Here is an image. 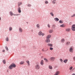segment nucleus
<instances>
[{"label": "nucleus", "instance_id": "40", "mask_svg": "<svg viewBox=\"0 0 75 75\" xmlns=\"http://www.w3.org/2000/svg\"><path fill=\"white\" fill-rule=\"evenodd\" d=\"M13 16H19V14H13Z\"/></svg>", "mask_w": 75, "mask_h": 75}, {"label": "nucleus", "instance_id": "24", "mask_svg": "<svg viewBox=\"0 0 75 75\" xmlns=\"http://www.w3.org/2000/svg\"><path fill=\"white\" fill-rule=\"evenodd\" d=\"M56 2V0H53L52 1V4H55Z\"/></svg>", "mask_w": 75, "mask_h": 75}, {"label": "nucleus", "instance_id": "10", "mask_svg": "<svg viewBox=\"0 0 75 75\" xmlns=\"http://www.w3.org/2000/svg\"><path fill=\"white\" fill-rule=\"evenodd\" d=\"M60 74V71H57L56 72L55 74L54 75H58Z\"/></svg>", "mask_w": 75, "mask_h": 75}, {"label": "nucleus", "instance_id": "8", "mask_svg": "<svg viewBox=\"0 0 75 75\" xmlns=\"http://www.w3.org/2000/svg\"><path fill=\"white\" fill-rule=\"evenodd\" d=\"M22 4H23V2H18V7H19L20 6H21V5H22Z\"/></svg>", "mask_w": 75, "mask_h": 75}, {"label": "nucleus", "instance_id": "3", "mask_svg": "<svg viewBox=\"0 0 75 75\" xmlns=\"http://www.w3.org/2000/svg\"><path fill=\"white\" fill-rule=\"evenodd\" d=\"M73 49H74V47L73 46H71L70 47L69 49V52L72 53L74 52L73 51Z\"/></svg>", "mask_w": 75, "mask_h": 75}, {"label": "nucleus", "instance_id": "34", "mask_svg": "<svg viewBox=\"0 0 75 75\" xmlns=\"http://www.w3.org/2000/svg\"><path fill=\"white\" fill-rule=\"evenodd\" d=\"M6 41H8V42L9 41V38L8 37H7L6 38Z\"/></svg>", "mask_w": 75, "mask_h": 75}, {"label": "nucleus", "instance_id": "9", "mask_svg": "<svg viewBox=\"0 0 75 75\" xmlns=\"http://www.w3.org/2000/svg\"><path fill=\"white\" fill-rule=\"evenodd\" d=\"M55 58L54 57H51L50 58V59L52 61H54L55 60Z\"/></svg>", "mask_w": 75, "mask_h": 75}, {"label": "nucleus", "instance_id": "17", "mask_svg": "<svg viewBox=\"0 0 75 75\" xmlns=\"http://www.w3.org/2000/svg\"><path fill=\"white\" fill-rule=\"evenodd\" d=\"M40 64L42 66V65H44V61L43 60H41Z\"/></svg>", "mask_w": 75, "mask_h": 75}, {"label": "nucleus", "instance_id": "28", "mask_svg": "<svg viewBox=\"0 0 75 75\" xmlns=\"http://www.w3.org/2000/svg\"><path fill=\"white\" fill-rule=\"evenodd\" d=\"M55 27H56L55 26V24H53L52 25V28H55Z\"/></svg>", "mask_w": 75, "mask_h": 75}, {"label": "nucleus", "instance_id": "49", "mask_svg": "<svg viewBox=\"0 0 75 75\" xmlns=\"http://www.w3.org/2000/svg\"><path fill=\"white\" fill-rule=\"evenodd\" d=\"M1 20V17H0V21Z\"/></svg>", "mask_w": 75, "mask_h": 75}, {"label": "nucleus", "instance_id": "43", "mask_svg": "<svg viewBox=\"0 0 75 75\" xmlns=\"http://www.w3.org/2000/svg\"><path fill=\"white\" fill-rule=\"evenodd\" d=\"M50 50H53V48L52 47H50Z\"/></svg>", "mask_w": 75, "mask_h": 75}, {"label": "nucleus", "instance_id": "20", "mask_svg": "<svg viewBox=\"0 0 75 75\" xmlns=\"http://www.w3.org/2000/svg\"><path fill=\"white\" fill-rule=\"evenodd\" d=\"M68 59H65L64 60L63 62L64 63L66 64V63H67V62H68Z\"/></svg>", "mask_w": 75, "mask_h": 75}, {"label": "nucleus", "instance_id": "35", "mask_svg": "<svg viewBox=\"0 0 75 75\" xmlns=\"http://www.w3.org/2000/svg\"><path fill=\"white\" fill-rule=\"evenodd\" d=\"M2 62L4 64H6V60H5V59L3 60Z\"/></svg>", "mask_w": 75, "mask_h": 75}, {"label": "nucleus", "instance_id": "31", "mask_svg": "<svg viewBox=\"0 0 75 75\" xmlns=\"http://www.w3.org/2000/svg\"><path fill=\"white\" fill-rule=\"evenodd\" d=\"M70 43V42H66V45H69V44Z\"/></svg>", "mask_w": 75, "mask_h": 75}, {"label": "nucleus", "instance_id": "19", "mask_svg": "<svg viewBox=\"0 0 75 75\" xmlns=\"http://www.w3.org/2000/svg\"><path fill=\"white\" fill-rule=\"evenodd\" d=\"M48 68L49 69H52V66L51 65H50L49 66Z\"/></svg>", "mask_w": 75, "mask_h": 75}, {"label": "nucleus", "instance_id": "16", "mask_svg": "<svg viewBox=\"0 0 75 75\" xmlns=\"http://www.w3.org/2000/svg\"><path fill=\"white\" fill-rule=\"evenodd\" d=\"M37 28H40V25L39 24H37L36 25Z\"/></svg>", "mask_w": 75, "mask_h": 75}, {"label": "nucleus", "instance_id": "52", "mask_svg": "<svg viewBox=\"0 0 75 75\" xmlns=\"http://www.w3.org/2000/svg\"><path fill=\"white\" fill-rule=\"evenodd\" d=\"M47 50H48V49H47Z\"/></svg>", "mask_w": 75, "mask_h": 75}, {"label": "nucleus", "instance_id": "37", "mask_svg": "<svg viewBox=\"0 0 75 75\" xmlns=\"http://www.w3.org/2000/svg\"><path fill=\"white\" fill-rule=\"evenodd\" d=\"M73 68V67L72 66H71L70 68H69V70L71 71V70H72V69Z\"/></svg>", "mask_w": 75, "mask_h": 75}, {"label": "nucleus", "instance_id": "1", "mask_svg": "<svg viewBox=\"0 0 75 75\" xmlns=\"http://www.w3.org/2000/svg\"><path fill=\"white\" fill-rule=\"evenodd\" d=\"M16 67V64L14 63H13L9 66L8 68L9 69H12L13 68H15Z\"/></svg>", "mask_w": 75, "mask_h": 75}, {"label": "nucleus", "instance_id": "29", "mask_svg": "<svg viewBox=\"0 0 75 75\" xmlns=\"http://www.w3.org/2000/svg\"><path fill=\"white\" fill-rule=\"evenodd\" d=\"M26 63H27L28 66L30 65V62L28 60H27L26 61Z\"/></svg>", "mask_w": 75, "mask_h": 75}, {"label": "nucleus", "instance_id": "27", "mask_svg": "<svg viewBox=\"0 0 75 75\" xmlns=\"http://www.w3.org/2000/svg\"><path fill=\"white\" fill-rule=\"evenodd\" d=\"M10 15L11 16H13V12L12 11H10L9 12Z\"/></svg>", "mask_w": 75, "mask_h": 75}, {"label": "nucleus", "instance_id": "47", "mask_svg": "<svg viewBox=\"0 0 75 75\" xmlns=\"http://www.w3.org/2000/svg\"><path fill=\"white\" fill-rule=\"evenodd\" d=\"M5 52V50H2V52Z\"/></svg>", "mask_w": 75, "mask_h": 75}, {"label": "nucleus", "instance_id": "12", "mask_svg": "<svg viewBox=\"0 0 75 75\" xmlns=\"http://www.w3.org/2000/svg\"><path fill=\"white\" fill-rule=\"evenodd\" d=\"M71 30V29L70 28H67L65 29L66 31L67 32H69Z\"/></svg>", "mask_w": 75, "mask_h": 75}, {"label": "nucleus", "instance_id": "2", "mask_svg": "<svg viewBox=\"0 0 75 75\" xmlns=\"http://www.w3.org/2000/svg\"><path fill=\"white\" fill-rule=\"evenodd\" d=\"M38 35L39 36H41L42 35V37H43L44 35H45V33H43L42 31H40L38 33Z\"/></svg>", "mask_w": 75, "mask_h": 75}, {"label": "nucleus", "instance_id": "21", "mask_svg": "<svg viewBox=\"0 0 75 75\" xmlns=\"http://www.w3.org/2000/svg\"><path fill=\"white\" fill-rule=\"evenodd\" d=\"M61 42L62 43H64L65 42V39L63 38L61 40Z\"/></svg>", "mask_w": 75, "mask_h": 75}, {"label": "nucleus", "instance_id": "5", "mask_svg": "<svg viewBox=\"0 0 75 75\" xmlns=\"http://www.w3.org/2000/svg\"><path fill=\"white\" fill-rule=\"evenodd\" d=\"M18 30L19 32L20 33H22L23 32V28H21V27L19 28Z\"/></svg>", "mask_w": 75, "mask_h": 75}, {"label": "nucleus", "instance_id": "7", "mask_svg": "<svg viewBox=\"0 0 75 75\" xmlns=\"http://www.w3.org/2000/svg\"><path fill=\"white\" fill-rule=\"evenodd\" d=\"M45 42L46 43H50V40L49 39H47L45 40Z\"/></svg>", "mask_w": 75, "mask_h": 75}, {"label": "nucleus", "instance_id": "23", "mask_svg": "<svg viewBox=\"0 0 75 75\" xmlns=\"http://www.w3.org/2000/svg\"><path fill=\"white\" fill-rule=\"evenodd\" d=\"M44 60H45V62H49V61H48V59H46V58H44Z\"/></svg>", "mask_w": 75, "mask_h": 75}, {"label": "nucleus", "instance_id": "11", "mask_svg": "<svg viewBox=\"0 0 75 75\" xmlns=\"http://www.w3.org/2000/svg\"><path fill=\"white\" fill-rule=\"evenodd\" d=\"M18 11L19 13H21V8H20V7H18Z\"/></svg>", "mask_w": 75, "mask_h": 75}, {"label": "nucleus", "instance_id": "30", "mask_svg": "<svg viewBox=\"0 0 75 75\" xmlns=\"http://www.w3.org/2000/svg\"><path fill=\"white\" fill-rule=\"evenodd\" d=\"M59 23H60V24H62L63 23V21L60 20L59 21Z\"/></svg>", "mask_w": 75, "mask_h": 75}, {"label": "nucleus", "instance_id": "15", "mask_svg": "<svg viewBox=\"0 0 75 75\" xmlns=\"http://www.w3.org/2000/svg\"><path fill=\"white\" fill-rule=\"evenodd\" d=\"M53 30L52 29H50L49 30V33L50 34L52 33H53Z\"/></svg>", "mask_w": 75, "mask_h": 75}, {"label": "nucleus", "instance_id": "6", "mask_svg": "<svg viewBox=\"0 0 75 75\" xmlns=\"http://www.w3.org/2000/svg\"><path fill=\"white\" fill-rule=\"evenodd\" d=\"M40 65L39 64H38L35 66V68L36 69H40Z\"/></svg>", "mask_w": 75, "mask_h": 75}, {"label": "nucleus", "instance_id": "41", "mask_svg": "<svg viewBox=\"0 0 75 75\" xmlns=\"http://www.w3.org/2000/svg\"><path fill=\"white\" fill-rule=\"evenodd\" d=\"M5 48L7 51H8V47H7L6 46Z\"/></svg>", "mask_w": 75, "mask_h": 75}, {"label": "nucleus", "instance_id": "32", "mask_svg": "<svg viewBox=\"0 0 75 75\" xmlns=\"http://www.w3.org/2000/svg\"><path fill=\"white\" fill-rule=\"evenodd\" d=\"M50 15H51V16H54V13H52V12H50Z\"/></svg>", "mask_w": 75, "mask_h": 75}, {"label": "nucleus", "instance_id": "25", "mask_svg": "<svg viewBox=\"0 0 75 75\" xmlns=\"http://www.w3.org/2000/svg\"><path fill=\"white\" fill-rule=\"evenodd\" d=\"M24 61H22L20 62V65H23V64H24Z\"/></svg>", "mask_w": 75, "mask_h": 75}, {"label": "nucleus", "instance_id": "48", "mask_svg": "<svg viewBox=\"0 0 75 75\" xmlns=\"http://www.w3.org/2000/svg\"><path fill=\"white\" fill-rule=\"evenodd\" d=\"M72 75H75V74H74V73H73V74H72Z\"/></svg>", "mask_w": 75, "mask_h": 75}, {"label": "nucleus", "instance_id": "33", "mask_svg": "<svg viewBox=\"0 0 75 75\" xmlns=\"http://www.w3.org/2000/svg\"><path fill=\"white\" fill-rule=\"evenodd\" d=\"M75 17V13H74L71 16V17L73 18Z\"/></svg>", "mask_w": 75, "mask_h": 75}, {"label": "nucleus", "instance_id": "4", "mask_svg": "<svg viewBox=\"0 0 75 75\" xmlns=\"http://www.w3.org/2000/svg\"><path fill=\"white\" fill-rule=\"evenodd\" d=\"M71 30L73 31H75V24H73L72 25Z\"/></svg>", "mask_w": 75, "mask_h": 75}, {"label": "nucleus", "instance_id": "18", "mask_svg": "<svg viewBox=\"0 0 75 75\" xmlns=\"http://www.w3.org/2000/svg\"><path fill=\"white\" fill-rule=\"evenodd\" d=\"M54 20L55 21H58L59 20V19L57 18H54Z\"/></svg>", "mask_w": 75, "mask_h": 75}, {"label": "nucleus", "instance_id": "39", "mask_svg": "<svg viewBox=\"0 0 75 75\" xmlns=\"http://www.w3.org/2000/svg\"><path fill=\"white\" fill-rule=\"evenodd\" d=\"M47 27L49 28H50V27H51V26H50V24H47Z\"/></svg>", "mask_w": 75, "mask_h": 75}, {"label": "nucleus", "instance_id": "45", "mask_svg": "<svg viewBox=\"0 0 75 75\" xmlns=\"http://www.w3.org/2000/svg\"><path fill=\"white\" fill-rule=\"evenodd\" d=\"M73 59L74 60V61H75V57H73Z\"/></svg>", "mask_w": 75, "mask_h": 75}, {"label": "nucleus", "instance_id": "14", "mask_svg": "<svg viewBox=\"0 0 75 75\" xmlns=\"http://www.w3.org/2000/svg\"><path fill=\"white\" fill-rule=\"evenodd\" d=\"M47 45L50 47H53V45H52V44L48 43L47 44Z\"/></svg>", "mask_w": 75, "mask_h": 75}, {"label": "nucleus", "instance_id": "44", "mask_svg": "<svg viewBox=\"0 0 75 75\" xmlns=\"http://www.w3.org/2000/svg\"><path fill=\"white\" fill-rule=\"evenodd\" d=\"M75 68H73V69L72 70V71H75Z\"/></svg>", "mask_w": 75, "mask_h": 75}, {"label": "nucleus", "instance_id": "46", "mask_svg": "<svg viewBox=\"0 0 75 75\" xmlns=\"http://www.w3.org/2000/svg\"><path fill=\"white\" fill-rule=\"evenodd\" d=\"M42 51H44V49H42Z\"/></svg>", "mask_w": 75, "mask_h": 75}, {"label": "nucleus", "instance_id": "36", "mask_svg": "<svg viewBox=\"0 0 75 75\" xmlns=\"http://www.w3.org/2000/svg\"><path fill=\"white\" fill-rule=\"evenodd\" d=\"M45 4H48V1H45Z\"/></svg>", "mask_w": 75, "mask_h": 75}, {"label": "nucleus", "instance_id": "22", "mask_svg": "<svg viewBox=\"0 0 75 75\" xmlns=\"http://www.w3.org/2000/svg\"><path fill=\"white\" fill-rule=\"evenodd\" d=\"M9 31H11L13 30V28L11 27H10L9 28Z\"/></svg>", "mask_w": 75, "mask_h": 75}, {"label": "nucleus", "instance_id": "26", "mask_svg": "<svg viewBox=\"0 0 75 75\" xmlns=\"http://www.w3.org/2000/svg\"><path fill=\"white\" fill-rule=\"evenodd\" d=\"M60 27L64 28V27H65V26L64 24H62V25H60Z\"/></svg>", "mask_w": 75, "mask_h": 75}, {"label": "nucleus", "instance_id": "13", "mask_svg": "<svg viewBox=\"0 0 75 75\" xmlns=\"http://www.w3.org/2000/svg\"><path fill=\"white\" fill-rule=\"evenodd\" d=\"M51 37V35H49L47 36L46 37V38L47 39H50V38Z\"/></svg>", "mask_w": 75, "mask_h": 75}, {"label": "nucleus", "instance_id": "50", "mask_svg": "<svg viewBox=\"0 0 75 75\" xmlns=\"http://www.w3.org/2000/svg\"><path fill=\"white\" fill-rule=\"evenodd\" d=\"M57 68V66H55L54 67V68Z\"/></svg>", "mask_w": 75, "mask_h": 75}, {"label": "nucleus", "instance_id": "38", "mask_svg": "<svg viewBox=\"0 0 75 75\" xmlns=\"http://www.w3.org/2000/svg\"><path fill=\"white\" fill-rule=\"evenodd\" d=\"M27 6H28V7H31V5L30 4H28L27 5Z\"/></svg>", "mask_w": 75, "mask_h": 75}, {"label": "nucleus", "instance_id": "42", "mask_svg": "<svg viewBox=\"0 0 75 75\" xmlns=\"http://www.w3.org/2000/svg\"><path fill=\"white\" fill-rule=\"evenodd\" d=\"M60 61L61 62H62L63 61V60H62V59H60Z\"/></svg>", "mask_w": 75, "mask_h": 75}, {"label": "nucleus", "instance_id": "51", "mask_svg": "<svg viewBox=\"0 0 75 75\" xmlns=\"http://www.w3.org/2000/svg\"><path fill=\"white\" fill-rule=\"evenodd\" d=\"M26 23L27 24H28V22H26Z\"/></svg>", "mask_w": 75, "mask_h": 75}]
</instances>
